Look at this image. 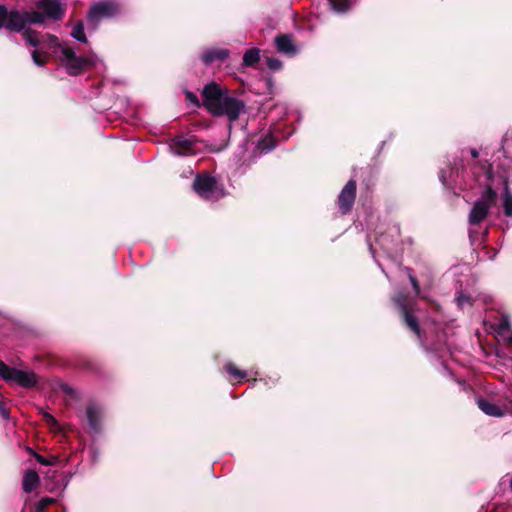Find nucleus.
<instances>
[{"label": "nucleus", "mask_w": 512, "mask_h": 512, "mask_svg": "<svg viewBox=\"0 0 512 512\" xmlns=\"http://www.w3.org/2000/svg\"><path fill=\"white\" fill-rule=\"evenodd\" d=\"M23 37L27 44L35 49L31 52L33 62L37 66H43L48 61L49 50L53 49L67 73L76 76L87 67L94 64L92 58L77 56L75 51L67 44H61L59 39L50 34L40 35L35 31L26 29Z\"/></svg>", "instance_id": "nucleus-1"}, {"label": "nucleus", "mask_w": 512, "mask_h": 512, "mask_svg": "<svg viewBox=\"0 0 512 512\" xmlns=\"http://www.w3.org/2000/svg\"><path fill=\"white\" fill-rule=\"evenodd\" d=\"M36 7L37 11L20 12L8 11L6 6L0 5V29L20 32L27 24H40L45 18L60 20L64 13V4L61 0H38Z\"/></svg>", "instance_id": "nucleus-2"}, {"label": "nucleus", "mask_w": 512, "mask_h": 512, "mask_svg": "<svg viewBox=\"0 0 512 512\" xmlns=\"http://www.w3.org/2000/svg\"><path fill=\"white\" fill-rule=\"evenodd\" d=\"M203 105L216 116H227L232 122L238 119L244 109V103L228 95V90L211 82L203 88Z\"/></svg>", "instance_id": "nucleus-3"}, {"label": "nucleus", "mask_w": 512, "mask_h": 512, "mask_svg": "<svg viewBox=\"0 0 512 512\" xmlns=\"http://www.w3.org/2000/svg\"><path fill=\"white\" fill-rule=\"evenodd\" d=\"M497 198V193L491 187H487L480 198L474 203L469 213V223L476 225L483 221L488 215L489 210L496 205Z\"/></svg>", "instance_id": "nucleus-4"}, {"label": "nucleus", "mask_w": 512, "mask_h": 512, "mask_svg": "<svg viewBox=\"0 0 512 512\" xmlns=\"http://www.w3.org/2000/svg\"><path fill=\"white\" fill-rule=\"evenodd\" d=\"M193 188L200 197L208 201H217L224 196L223 188L211 176L198 175L193 182Z\"/></svg>", "instance_id": "nucleus-5"}, {"label": "nucleus", "mask_w": 512, "mask_h": 512, "mask_svg": "<svg viewBox=\"0 0 512 512\" xmlns=\"http://www.w3.org/2000/svg\"><path fill=\"white\" fill-rule=\"evenodd\" d=\"M0 377L23 388H32L37 384V376L32 371H23L7 366L0 360Z\"/></svg>", "instance_id": "nucleus-6"}, {"label": "nucleus", "mask_w": 512, "mask_h": 512, "mask_svg": "<svg viewBox=\"0 0 512 512\" xmlns=\"http://www.w3.org/2000/svg\"><path fill=\"white\" fill-rule=\"evenodd\" d=\"M119 5L114 1H105L93 5L88 13L89 22H97L102 18L112 17L119 12Z\"/></svg>", "instance_id": "nucleus-7"}, {"label": "nucleus", "mask_w": 512, "mask_h": 512, "mask_svg": "<svg viewBox=\"0 0 512 512\" xmlns=\"http://www.w3.org/2000/svg\"><path fill=\"white\" fill-rule=\"evenodd\" d=\"M356 197V182L348 181L338 197V205L343 214H346L352 208Z\"/></svg>", "instance_id": "nucleus-8"}, {"label": "nucleus", "mask_w": 512, "mask_h": 512, "mask_svg": "<svg viewBox=\"0 0 512 512\" xmlns=\"http://www.w3.org/2000/svg\"><path fill=\"white\" fill-rule=\"evenodd\" d=\"M394 302L396 306L401 310L404 318V322L414 333L420 336V328L418 325V321L415 317H413L408 309V305L406 303V299L404 295L399 294L394 298Z\"/></svg>", "instance_id": "nucleus-9"}, {"label": "nucleus", "mask_w": 512, "mask_h": 512, "mask_svg": "<svg viewBox=\"0 0 512 512\" xmlns=\"http://www.w3.org/2000/svg\"><path fill=\"white\" fill-rule=\"evenodd\" d=\"M169 149L174 155L177 156H189L195 153L194 143L182 136L175 137L170 145Z\"/></svg>", "instance_id": "nucleus-10"}, {"label": "nucleus", "mask_w": 512, "mask_h": 512, "mask_svg": "<svg viewBox=\"0 0 512 512\" xmlns=\"http://www.w3.org/2000/svg\"><path fill=\"white\" fill-rule=\"evenodd\" d=\"M87 420L89 426L93 432H98L100 429V418H101V409L96 404H90L86 409Z\"/></svg>", "instance_id": "nucleus-11"}, {"label": "nucleus", "mask_w": 512, "mask_h": 512, "mask_svg": "<svg viewBox=\"0 0 512 512\" xmlns=\"http://www.w3.org/2000/svg\"><path fill=\"white\" fill-rule=\"evenodd\" d=\"M229 56L227 49H209L202 53L201 60L205 64H211L215 61H223Z\"/></svg>", "instance_id": "nucleus-12"}, {"label": "nucleus", "mask_w": 512, "mask_h": 512, "mask_svg": "<svg viewBox=\"0 0 512 512\" xmlns=\"http://www.w3.org/2000/svg\"><path fill=\"white\" fill-rule=\"evenodd\" d=\"M40 483V478L35 470L25 472L22 480V488L26 493L34 491Z\"/></svg>", "instance_id": "nucleus-13"}, {"label": "nucleus", "mask_w": 512, "mask_h": 512, "mask_svg": "<svg viewBox=\"0 0 512 512\" xmlns=\"http://www.w3.org/2000/svg\"><path fill=\"white\" fill-rule=\"evenodd\" d=\"M275 44L277 50L281 53L293 55L296 53L297 49L294 46L292 39L288 35H281L275 39Z\"/></svg>", "instance_id": "nucleus-14"}, {"label": "nucleus", "mask_w": 512, "mask_h": 512, "mask_svg": "<svg viewBox=\"0 0 512 512\" xmlns=\"http://www.w3.org/2000/svg\"><path fill=\"white\" fill-rule=\"evenodd\" d=\"M477 403L478 407L489 416L502 417L505 414V412L498 405L491 401L479 399Z\"/></svg>", "instance_id": "nucleus-15"}, {"label": "nucleus", "mask_w": 512, "mask_h": 512, "mask_svg": "<svg viewBox=\"0 0 512 512\" xmlns=\"http://www.w3.org/2000/svg\"><path fill=\"white\" fill-rule=\"evenodd\" d=\"M502 206L504 209V214L506 216H512V193L508 187V184L505 183L504 190L502 194Z\"/></svg>", "instance_id": "nucleus-16"}, {"label": "nucleus", "mask_w": 512, "mask_h": 512, "mask_svg": "<svg viewBox=\"0 0 512 512\" xmlns=\"http://www.w3.org/2000/svg\"><path fill=\"white\" fill-rule=\"evenodd\" d=\"M260 59L259 49L247 50L243 56V64L246 66H253Z\"/></svg>", "instance_id": "nucleus-17"}, {"label": "nucleus", "mask_w": 512, "mask_h": 512, "mask_svg": "<svg viewBox=\"0 0 512 512\" xmlns=\"http://www.w3.org/2000/svg\"><path fill=\"white\" fill-rule=\"evenodd\" d=\"M225 370L228 374H230L234 379L242 380L247 376V373L243 370L238 369L233 363L229 362L225 364Z\"/></svg>", "instance_id": "nucleus-18"}, {"label": "nucleus", "mask_w": 512, "mask_h": 512, "mask_svg": "<svg viewBox=\"0 0 512 512\" xmlns=\"http://www.w3.org/2000/svg\"><path fill=\"white\" fill-rule=\"evenodd\" d=\"M71 36L80 42H87V38L84 33V25L82 22H78L73 26Z\"/></svg>", "instance_id": "nucleus-19"}, {"label": "nucleus", "mask_w": 512, "mask_h": 512, "mask_svg": "<svg viewBox=\"0 0 512 512\" xmlns=\"http://www.w3.org/2000/svg\"><path fill=\"white\" fill-rule=\"evenodd\" d=\"M331 5L333 10L338 13L346 12L350 8L348 0H331Z\"/></svg>", "instance_id": "nucleus-20"}, {"label": "nucleus", "mask_w": 512, "mask_h": 512, "mask_svg": "<svg viewBox=\"0 0 512 512\" xmlns=\"http://www.w3.org/2000/svg\"><path fill=\"white\" fill-rule=\"evenodd\" d=\"M44 421L53 429L59 428V423L50 413L42 411Z\"/></svg>", "instance_id": "nucleus-21"}, {"label": "nucleus", "mask_w": 512, "mask_h": 512, "mask_svg": "<svg viewBox=\"0 0 512 512\" xmlns=\"http://www.w3.org/2000/svg\"><path fill=\"white\" fill-rule=\"evenodd\" d=\"M456 301H457V305L460 307V308H463L464 306H471L472 305V300L469 296H466L464 295L463 293H459L458 296L456 297Z\"/></svg>", "instance_id": "nucleus-22"}, {"label": "nucleus", "mask_w": 512, "mask_h": 512, "mask_svg": "<svg viewBox=\"0 0 512 512\" xmlns=\"http://www.w3.org/2000/svg\"><path fill=\"white\" fill-rule=\"evenodd\" d=\"M406 271L408 272V277L411 282V285L416 293V295L420 294V286L416 279V277L411 273V270L409 268H406Z\"/></svg>", "instance_id": "nucleus-23"}, {"label": "nucleus", "mask_w": 512, "mask_h": 512, "mask_svg": "<svg viewBox=\"0 0 512 512\" xmlns=\"http://www.w3.org/2000/svg\"><path fill=\"white\" fill-rule=\"evenodd\" d=\"M54 499L53 498H49V497H45V498H42L38 504H37V508L38 510H43L45 509L47 506L51 505L52 503H54Z\"/></svg>", "instance_id": "nucleus-24"}, {"label": "nucleus", "mask_w": 512, "mask_h": 512, "mask_svg": "<svg viewBox=\"0 0 512 512\" xmlns=\"http://www.w3.org/2000/svg\"><path fill=\"white\" fill-rule=\"evenodd\" d=\"M267 65L272 70H277L281 67L282 63L276 58H268Z\"/></svg>", "instance_id": "nucleus-25"}, {"label": "nucleus", "mask_w": 512, "mask_h": 512, "mask_svg": "<svg viewBox=\"0 0 512 512\" xmlns=\"http://www.w3.org/2000/svg\"><path fill=\"white\" fill-rule=\"evenodd\" d=\"M186 97H187V99H188L190 102H192V103H194V104H196V105H199V101H198V99H197V96H196L194 93H192V92H187V93H186Z\"/></svg>", "instance_id": "nucleus-26"}, {"label": "nucleus", "mask_w": 512, "mask_h": 512, "mask_svg": "<svg viewBox=\"0 0 512 512\" xmlns=\"http://www.w3.org/2000/svg\"><path fill=\"white\" fill-rule=\"evenodd\" d=\"M36 460L44 466L51 465V462L41 455H36Z\"/></svg>", "instance_id": "nucleus-27"}, {"label": "nucleus", "mask_w": 512, "mask_h": 512, "mask_svg": "<svg viewBox=\"0 0 512 512\" xmlns=\"http://www.w3.org/2000/svg\"><path fill=\"white\" fill-rule=\"evenodd\" d=\"M0 415L5 418V419H8L9 418V413L8 411L5 409L4 405L0 402Z\"/></svg>", "instance_id": "nucleus-28"}, {"label": "nucleus", "mask_w": 512, "mask_h": 512, "mask_svg": "<svg viewBox=\"0 0 512 512\" xmlns=\"http://www.w3.org/2000/svg\"><path fill=\"white\" fill-rule=\"evenodd\" d=\"M470 153H471V156L473 158H477L478 157V151L476 149H471Z\"/></svg>", "instance_id": "nucleus-29"}, {"label": "nucleus", "mask_w": 512, "mask_h": 512, "mask_svg": "<svg viewBox=\"0 0 512 512\" xmlns=\"http://www.w3.org/2000/svg\"><path fill=\"white\" fill-rule=\"evenodd\" d=\"M508 342L512 345V333L510 334V336L508 337Z\"/></svg>", "instance_id": "nucleus-30"}, {"label": "nucleus", "mask_w": 512, "mask_h": 512, "mask_svg": "<svg viewBox=\"0 0 512 512\" xmlns=\"http://www.w3.org/2000/svg\"><path fill=\"white\" fill-rule=\"evenodd\" d=\"M440 180H441L443 183H445V181H444V177H443L442 175H441V177H440Z\"/></svg>", "instance_id": "nucleus-31"}, {"label": "nucleus", "mask_w": 512, "mask_h": 512, "mask_svg": "<svg viewBox=\"0 0 512 512\" xmlns=\"http://www.w3.org/2000/svg\"><path fill=\"white\" fill-rule=\"evenodd\" d=\"M510 412L512 413V401H511V404H510Z\"/></svg>", "instance_id": "nucleus-32"}, {"label": "nucleus", "mask_w": 512, "mask_h": 512, "mask_svg": "<svg viewBox=\"0 0 512 512\" xmlns=\"http://www.w3.org/2000/svg\"><path fill=\"white\" fill-rule=\"evenodd\" d=\"M510 487H511V490H512V480L510 481Z\"/></svg>", "instance_id": "nucleus-33"}]
</instances>
